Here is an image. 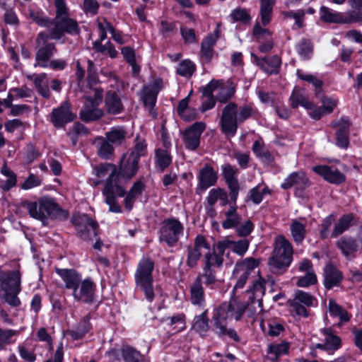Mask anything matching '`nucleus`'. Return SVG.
Instances as JSON below:
<instances>
[{
	"instance_id": "1",
	"label": "nucleus",
	"mask_w": 362,
	"mask_h": 362,
	"mask_svg": "<svg viewBox=\"0 0 362 362\" xmlns=\"http://www.w3.org/2000/svg\"><path fill=\"white\" fill-rule=\"evenodd\" d=\"M246 311L245 305L235 300L228 303H223L216 308L212 317L216 333L219 336H228L235 341H238L236 332L234 329H228L227 322L233 318L236 321L240 320Z\"/></svg>"
},
{
	"instance_id": "2",
	"label": "nucleus",
	"mask_w": 362,
	"mask_h": 362,
	"mask_svg": "<svg viewBox=\"0 0 362 362\" xmlns=\"http://www.w3.org/2000/svg\"><path fill=\"white\" fill-rule=\"evenodd\" d=\"M56 272L64 281L65 288L72 291L75 300L87 303L93 302L95 286L91 279L81 280V275L74 269H57Z\"/></svg>"
},
{
	"instance_id": "3",
	"label": "nucleus",
	"mask_w": 362,
	"mask_h": 362,
	"mask_svg": "<svg viewBox=\"0 0 362 362\" xmlns=\"http://www.w3.org/2000/svg\"><path fill=\"white\" fill-rule=\"evenodd\" d=\"M257 112L252 105L242 106L238 110L234 103H228L223 110L221 118L222 132L227 137L235 136L238 129V123H242Z\"/></svg>"
},
{
	"instance_id": "4",
	"label": "nucleus",
	"mask_w": 362,
	"mask_h": 362,
	"mask_svg": "<svg viewBox=\"0 0 362 362\" xmlns=\"http://www.w3.org/2000/svg\"><path fill=\"white\" fill-rule=\"evenodd\" d=\"M29 16L40 26L49 28L52 25H54L49 33L51 39L59 40L64 33L71 35L79 33V28L76 21L69 16L54 21L45 16L41 11L30 10Z\"/></svg>"
},
{
	"instance_id": "5",
	"label": "nucleus",
	"mask_w": 362,
	"mask_h": 362,
	"mask_svg": "<svg viewBox=\"0 0 362 362\" xmlns=\"http://www.w3.org/2000/svg\"><path fill=\"white\" fill-rule=\"evenodd\" d=\"M23 206L32 218L44 225L48 219L57 218L64 214L55 200L49 196H43L35 202L26 201Z\"/></svg>"
},
{
	"instance_id": "6",
	"label": "nucleus",
	"mask_w": 362,
	"mask_h": 362,
	"mask_svg": "<svg viewBox=\"0 0 362 362\" xmlns=\"http://www.w3.org/2000/svg\"><path fill=\"white\" fill-rule=\"evenodd\" d=\"M21 276L18 271L4 272L0 269V296L11 306H18V295L21 291Z\"/></svg>"
},
{
	"instance_id": "7",
	"label": "nucleus",
	"mask_w": 362,
	"mask_h": 362,
	"mask_svg": "<svg viewBox=\"0 0 362 362\" xmlns=\"http://www.w3.org/2000/svg\"><path fill=\"white\" fill-rule=\"evenodd\" d=\"M293 254L291 243L284 236H278L275 240L273 255L269 259L270 267L276 272L285 271L293 261Z\"/></svg>"
},
{
	"instance_id": "8",
	"label": "nucleus",
	"mask_w": 362,
	"mask_h": 362,
	"mask_svg": "<svg viewBox=\"0 0 362 362\" xmlns=\"http://www.w3.org/2000/svg\"><path fill=\"white\" fill-rule=\"evenodd\" d=\"M153 268V262L149 258L144 257L139 262L134 274L136 289L142 291L149 302L155 296L152 275Z\"/></svg>"
},
{
	"instance_id": "9",
	"label": "nucleus",
	"mask_w": 362,
	"mask_h": 362,
	"mask_svg": "<svg viewBox=\"0 0 362 362\" xmlns=\"http://www.w3.org/2000/svg\"><path fill=\"white\" fill-rule=\"evenodd\" d=\"M222 216V227L224 229L235 228L239 236H247L254 229V224L250 220L242 222V216L235 206H229L223 212Z\"/></svg>"
},
{
	"instance_id": "10",
	"label": "nucleus",
	"mask_w": 362,
	"mask_h": 362,
	"mask_svg": "<svg viewBox=\"0 0 362 362\" xmlns=\"http://www.w3.org/2000/svg\"><path fill=\"white\" fill-rule=\"evenodd\" d=\"M102 100V89L89 87L85 96L84 106L80 112L81 119L84 121H90L100 118L103 115V111L98 106Z\"/></svg>"
},
{
	"instance_id": "11",
	"label": "nucleus",
	"mask_w": 362,
	"mask_h": 362,
	"mask_svg": "<svg viewBox=\"0 0 362 362\" xmlns=\"http://www.w3.org/2000/svg\"><path fill=\"white\" fill-rule=\"evenodd\" d=\"M183 225L177 219L168 218L163 222L160 230V240L168 245H173L183 235Z\"/></svg>"
},
{
	"instance_id": "12",
	"label": "nucleus",
	"mask_w": 362,
	"mask_h": 362,
	"mask_svg": "<svg viewBox=\"0 0 362 362\" xmlns=\"http://www.w3.org/2000/svg\"><path fill=\"white\" fill-rule=\"evenodd\" d=\"M93 174L97 178V180L94 181L95 185H98L105 180L106 181L105 187H107L108 185H111L112 186L122 185L116 166L112 164L105 163L94 167Z\"/></svg>"
},
{
	"instance_id": "13",
	"label": "nucleus",
	"mask_w": 362,
	"mask_h": 362,
	"mask_svg": "<svg viewBox=\"0 0 362 362\" xmlns=\"http://www.w3.org/2000/svg\"><path fill=\"white\" fill-rule=\"evenodd\" d=\"M235 92V86L231 81L226 83L221 80H212L204 88V94L214 95L220 102H226Z\"/></svg>"
},
{
	"instance_id": "14",
	"label": "nucleus",
	"mask_w": 362,
	"mask_h": 362,
	"mask_svg": "<svg viewBox=\"0 0 362 362\" xmlns=\"http://www.w3.org/2000/svg\"><path fill=\"white\" fill-rule=\"evenodd\" d=\"M50 38V35L47 32H41L39 33L37 38V43L40 48L36 53V63L35 66H40L42 68H47L49 59L53 56L55 47L52 43H47L46 42Z\"/></svg>"
},
{
	"instance_id": "15",
	"label": "nucleus",
	"mask_w": 362,
	"mask_h": 362,
	"mask_svg": "<svg viewBox=\"0 0 362 362\" xmlns=\"http://www.w3.org/2000/svg\"><path fill=\"white\" fill-rule=\"evenodd\" d=\"M210 244L206 238L202 235L196 236L194 243L187 247V258L186 263L187 266L194 267L202 255H206L210 250Z\"/></svg>"
},
{
	"instance_id": "16",
	"label": "nucleus",
	"mask_w": 362,
	"mask_h": 362,
	"mask_svg": "<svg viewBox=\"0 0 362 362\" xmlns=\"http://www.w3.org/2000/svg\"><path fill=\"white\" fill-rule=\"evenodd\" d=\"M163 87V81L161 78H158L149 83L143 89L142 100L146 106L150 107V114L153 117H156V112L153 110L156 104L157 95Z\"/></svg>"
},
{
	"instance_id": "17",
	"label": "nucleus",
	"mask_w": 362,
	"mask_h": 362,
	"mask_svg": "<svg viewBox=\"0 0 362 362\" xmlns=\"http://www.w3.org/2000/svg\"><path fill=\"white\" fill-rule=\"evenodd\" d=\"M206 124L204 122H195L185 129L182 133V138L185 147L189 150H195L200 144V136Z\"/></svg>"
},
{
	"instance_id": "18",
	"label": "nucleus",
	"mask_w": 362,
	"mask_h": 362,
	"mask_svg": "<svg viewBox=\"0 0 362 362\" xmlns=\"http://www.w3.org/2000/svg\"><path fill=\"white\" fill-rule=\"evenodd\" d=\"M103 194L105 197V202L109 206V211L113 213H121V206L116 202L115 197H124L125 194V187L123 185L120 186L108 185L104 187Z\"/></svg>"
},
{
	"instance_id": "19",
	"label": "nucleus",
	"mask_w": 362,
	"mask_h": 362,
	"mask_svg": "<svg viewBox=\"0 0 362 362\" xmlns=\"http://www.w3.org/2000/svg\"><path fill=\"white\" fill-rule=\"evenodd\" d=\"M74 117L75 115L71 112L69 104L64 103L59 107L52 110L51 122L54 127L60 128L73 121Z\"/></svg>"
},
{
	"instance_id": "20",
	"label": "nucleus",
	"mask_w": 362,
	"mask_h": 362,
	"mask_svg": "<svg viewBox=\"0 0 362 362\" xmlns=\"http://www.w3.org/2000/svg\"><path fill=\"white\" fill-rule=\"evenodd\" d=\"M322 343L315 345V348L333 352L341 346L340 338L334 334L330 329H323L321 331Z\"/></svg>"
},
{
	"instance_id": "21",
	"label": "nucleus",
	"mask_w": 362,
	"mask_h": 362,
	"mask_svg": "<svg viewBox=\"0 0 362 362\" xmlns=\"http://www.w3.org/2000/svg\"><path fill=\"white\" fill-rule=\"evenodd\" d=\"M199 184L197 189L205 191L214 185L217 181V172L209 164H206L200 170L198 176Z\"/></svg>"
},
{
	"instance_id": "22",
	"label": "nucleus",
	"mask_w": 362,
	"mask_h": 362,
	"mask_svg": "<svg viewBox=\"0 0 362 362\" xmlns=\"http://www.w3.org/2000/svg\"><path fill=\"white\" fill-rule=\"evenodd\" d=\"M313 170L330 183L339 184L345 180L344 175L337 169L332 167L316 165L313 168Z\"/></svg>"
},
{
	"instance_id": "23",
	"label": "nucleus",
	"mask_w": 362,
	"mask_h": 362,
	"mask_svg": "<svg viewBox=\"0 0 362 362\" xmlns=\"http://www.w3.org/2000/svg\"><path fill=\"white\" fill-rule=\"evenodd\" d=\"M76 224L78 225V230L81 236L84 239L90 238L92 235L95 236L98 223L86 214H83L76 220Z\"/></svg>"
},
{
	"instance_id": "24",
	"label": "nucleus",
	"mask_w": 362,
	"mask_h": 362,
	"mask_svg": "<svg viewBox=\"0 0 362 362\" xmlns=\"http://www.w3.org/2000/svg\"><path fill=\"white\" fill-rule=\"evenodd\" d=\"M273 284L274 281L272 278L269 277L268 279H265L259 276V279L253 283L249 291V292L252 293L253 299L252 300L251 304L248 305V309H250V307H254L256 304L260 306V298L264 294L267 285L272 286Z\"/></svg>"
},
{
	"instance_id": "25",
	"label": "nucleus",
	"mask_w": 362,
	"mask_h": 362,
	"mask_svg": "<svg viewBox=\"0 0 362 362\" xmlns=\"http://www.w3.org/2000/svg\"><path fill=\"white\" fill-rule=\"evenodd\" d=\"M249 243L247 240L233 241L228 238L218 241L216 244V248L221 253H223L227 248L231 249L234 252L239 255H243L248 249Z\"/></svg>"
},
{
	"instance_id": "26",
	"label": "nucleus",
	"mask_w": 362,
	"mask_h": 362,
	"mask_svg": "<svg viewBox=\"0 0 362 362\" xmlns=\"http://www.w3.org/2000/svg\"><path fill=\"white\" fill-rule=\"evenodd\" d=\"M350 122L348 119L341 118L335 124L336 144L340 148H346L349 145V133Z\"/></svg>"
},
{
	"instance_id": "27",
	"label": "nucleus",
	"mask_w": 362,
	"mask_h": 362,
	"mask_svg": "<svg viewBox=\"0 0 362 362\" xmlns=\"http://www.w3.org/2000/svg\"><path fill=\"white\" fill-rule=\"evenodd\" d=\"M337 245L343 255L349 257L362 247V240L359 238L344 237L337 241Z\"/></svg>"
},
{
	"instance_id": "28",
	"label": "nucleus",
	"mask_w": 362,
	"mask_h": 362,
	"mask_svg": "<svg viewBox=\"0 0 362 362\" xmlns=\"http://www.w3.org/2000/svg\"><path fill=\"white\" fill-rule=\"evenodd\" d=\"M251 56L258 66L261 67L267 74H276L281 65V59L277 56H274L271 58H259L257 56L251 54Z\"/></svg>"
},
{
	"instance_id": "29",
	"label": "nucleus",
	"mask_w": 362,
	"mask_h": 362,
	"mask_svg": "<svg viewBox=\"0 0 362 362\" xmlns=\"http://www.w3.org/2000/svg\"><path fill=\"white\" fill-rule=\"evenodd\" d=\"M105 105L107 112L110 114L116 115L122 112L123 105L117 90H112L106 93Z\"/></svg>"
},
{
	"instance_id": "30",
	"label": "nucleus",
	"mask_w": 362,
	"mask_h": 362,
	"mask_svg": "<svg viewBox=\"0 0 362 362\" xmlns=\"http://www.w3.org/2000/svg\"><path fill=\"white\" fill-rule=\"evenodd\" d=\"M98 28L99 30L100 39L101 41L104 40L107 37V33L109 32L112 35V37L115 42L119 45L125 43L124 37L122 35V34L119 32L115 31L110 23L105 19H98Z\"/></svg>"
},
{
	"instance_id": "31",
	"label": "nucleus",
	"mask_w": 362,
	"mask_h": 362,
	"mask_svg": "<svg viewBox=\"0 0 362 362\" xmlns=\"http://www.w3.org/2000/svg\"><path fill=\"white\" fill-rule=\"evenodd\" d=\"M189 291V300L192 304L199 307L204 306L205 303V294L200 276H197L195 281L190 285Z\"/></svg>"
},
{
	"instance_id": "32",
	"label": "nucleus",
	"mask_w": 362,
	"mask_h": 362,
	"mask_svg": "<svg viewBox=\"0 0 362 362\" xmlns=\"http://www.w3.org/2000/svg\"><path fill=\"white\" fill-rule=\"evenodd\" d=\"M219 28L217 26L214 32L209 34L202 43L201 52L206 60L211 59L213 57V47L219 37Z\"/></svg>"
},
{
	"instance_id": "33",
	"label": "nucleus",
	"mask_w": 362,
	"mask_h": 362,
	"mask_svg": "<svg viewBox=\"0 0 362 362\" xmlns=\"http://www.w3.org/2000/svg\"><path fill=\"white\" fill-rule=\"evenodd\" d=\"M308 184V179L303 171L293 172L291 173L281 183V188L286 189L296 185L298 187L305 186Z\"/></svg>"
},
{
	"instance_id": "34",
	"label": "nucleus",
	"mask_w": 362,
	"mask_h": 362,
	"mask_svg": "<svg viewBox=\"0 0 362 362\" xmlns=\"http://www.w3.org/2000/svg\"><path fill=\"white\" fill-rule=\"evenodd\" d=\"M138 170V162L136 160L127 156L125 154L120 163V171L122 176L127 180L134 176Z\"/></svg>"
},
{
	"instance_id": "35",
	"label": "nucleus",
	"mask_w": 362,
	"mask_h": 362,
	"mask_svg": "<svg viewBox=\"0 0 362 362\" xmlns=\"http://www.w3.org/2000/svg\"><path fill=\"white\" fill-rule=\"evenodd\" d=\"M325 286L327 288L329 289L338 284L341 280V274L334 266L327 264L325 267Z\"/></svg>"
},
{
	"instance_id": "36",
	"label": "nucleus",
	"mask_w": 362,
	"mask_h": 362,
	"mask_svg": "<svg viewBox=\"0 0 362 362\" xmlns=\"http://www.w3.org/2000/svg\"><path fill=\"white\" fill-rule=\"evenodd\" d=\"M276 0H260V22L263 26H267L272 18L273 6Z\"/></svg>"
},
{
	"instance_id": "37",
	"label": "nucleus",
	"mask_w": 362,
	"mask_h": 362,
	"mask_svg": "<svg viewBox=\"0 0 362 362\" xmlns=\"http://www.w3.org/2000/svg\"><path fill=\"white\" fill-rule=\"evenodd\" d=\"M320 19L329 23H342L343 13L334 11L327 6H322L320 8Z\"/></svg>"
},
{
	"instance_id": "38",
	"label": "nucleus",
	"mask_w": 362,
	"mask_h": 362,
	"mask_svg": "<svg viewBox=\"0 0 362 362\" xmlns=\"http://www.w3.org/2000/svg\"><path fill=\"white\" fill-rule=\"evenodd\" d=\"M28 78L33 81L35 88L40 95L44 98H49V90L47 75L45 74L29 75L28 76Z\"/></svg>"
},
{
	"instance_id": "39",
	"label": "nucleus",
	"mask_w": 362,
	"mask_h": 362,
	"mask_svg": "<svg viewBox=\"0 0 362 362\" xmlns=\"http://www.w3.org/2000/svg\"><path fill=\"white\" fill-rule=\"evenodd\" d=\"M289 349V344L281 342L272 344L268 347L267 357L272 361H276L281 356L287 354Z\"/></svg>"
},
{
	"instance_id": "40",
	"label": "nucleus",
	"mask_w": 362,
	"mask_h": 362,
	"mask_svg": "<svg viewBox=\"0 0 362 362\" xmlns=\"http://www.w3.org/2000/svg\"><path fill=\"white\" fill-rule=\"evenodd\" d=\"M1 173L5 177V180H0V187L3 190L8 191L16 185V175L6 165L1 167Z\"/></svg>"
},
{
	"instance_id": "41",
	"label": "nucleus",
	"mask_w": 362,
	"mask_h": 362,
	"mask_svg": "<svg viewBox=\"0 0 362 362\" xmlns=\"http://www.w3.org/2000/svg\"><path fill=\"white\" fill-rule=\"evenodd\" d=\"M259 325L264 333L272 337L278 336L284 330V326L276 320L261 319Z\"/></svg>"
},
{
	"instance_id": "42",
	"label": "nucleus",
	"mask_w": 362,
	"mask_h": 362,
	"mask_svg": "<svg viewBox=\"0 0 362 362\" xmlns=\"http://www.w3.org/2000/svg\"><path fill=\"white\" fill-rule=\"evenodd\" d=\"M191 93L178 104L177 112L179 115L186 121H190L196 117V111L188 107Z\"/></svg>"
},
{
	"instance_id": "43",
	"label": "nucleus",
	"mask_w": 362,
	"mask_h": 362,
	"mask_svg": "<svg viewBox=\"0 0 362 362\" xmlns=\"http://www.w3.org/2000/svg\"><path fill=\"white\" fill-rule=\"evenodd\" d=\"M305 223L298 220L293 221L291 225V233L293 240L298 243H301L305 239L306 234Z\"/></svg>"
},
{
	"instance_id": "44",
	"label": "nucleus",
	"mask_w": 362,
	"mask_h": 362,
	"mask_svg": "<svg viewBox=\"0 0 362 362\" xmlns=\"http://www.w3.org/2000/svg\"><path fill=\"white\" fill-rule=\"evenodd\" d=\"M218 201L225 206L228 202V197L226 192L221 188H214L209 192L207 202L210 206H214Z\"/></svg>"
},
{
	"instance_id": "45",
	"label": "nucleus",
	"mask_w": 362,
	"mask_h": 362,
	"mask_svg": "<svg viewBox=\"0 0 362 362\" xmlns=\"http://www.w3.org/2000/svg\"><path fill=\"white\" fill-rule=\"evenodd\" d=\"M329 313L332 317H338L341 322H346L349 320V313L339 305L333 299L329 300Z\"/></svg>"
},
{
	"instance_id": "46",
	"label": "nucleus",
	"mask_w": 362,
	"mask_h": 362,
	"mask_svg": "<svg viewBox=\"0 0 362 362\" xmlns=\"http://www.w3.org/2000/svg\"><path fill=\"white\" fill-rule=\"evenodd\" d=\"M201 282L203 281L205 286L214 289L221 285V281L216 279V272L213 269L204 268L203 274L199 276Z\"/></svg>"
},
{
	"instance_id": "47",
	"label": "nucleus",
	"mask_w": 362,
	"mask_h": 362,
	"mask_svg": "<svg viewBox=\"0 0 362 362\" xmlns=\"http://www.w3.org/2000/svg\"><path fill=\"white\" fill-rule=\"evenodd\" d=\"M216 250H218L216 249ZM211 252V249L207 252L204 257L205 269H212L213 267H221L223 264V254L218 251Z\"/></svg>"
},
{
	"instance_id": "48",
	"label": "nucleus",
	"mask_w": 362,
	"mask_h": 362,
	"mask_svg": "<svg viewBox=\"0 0 362 362\" xmlns=\"http://www.w3.org/2000/svg\"><path fill=\"white\" fill-rule=\"evenodd\" d=\"M291 105L293 107H297L298 105L303 107L306 110H311L313 103L310 102L305 97H304L299 90L295 89L292 93L291 98Z\"/></svg>"
},
{
	"instance_id": "49",
	"label": "nucleus",
	"mask_w": 362,
	"mask_h": 362,
	"mask_svg": "<svg viewBox=\"0 0 362 362\" xmlns=\"http://www.w3.org/2000/svg\"><path fill=\"white\" fill-rule=\"evenodd\" d=\"M121 53L126 62L132 66V71L134 76L140 71V67L136 63V56L134 49L130 47H124L121 49Z\"/></svg>"
},
{
	"instance_id": "50",
	"label": "nucleus",
	"mask_w": 362,
	"mask_h": 362,
	"mask_svg": "<svg viewBox=\"0 0 362 362\" xmlns=\"http://www.w3.org/2000/svg\"><path fill=\"white\" fill-rule=\"evenodd\" d=\"M249 276L245 272L235 267L231 276V281L235 282L233 291L243 288Z\"/></svg>"
},
{
	"instance_id": "51",
	"label": "nucleus",
	"mask_w": 362,
	"mask_h": 362,
	"mask_svg": "<svg viewBox=\"0 0 362 362\" xmlns=\"http://www.w3.org/2000/svg\"><path fill=\"white\" fill-rule=\"evenodd\" d=\"M193 329L201 335H204L209 329V321L206 310L194 319Z\"/></svg>"
},
{
	"instance_id": "52",
	"label": "nucleus",
	"mask_w": 362,
	"mask_h": 362,
	"mask_svg": "<svg viewBox=\"0 0 362 362\" xmlns=\"http://www.w3.org/2000/svg\"><path fill=\"white\" fill-rule=\"evenodd\" d=\"M107 141L115 144H119L125 139L126 132L123 127H115L105 134Z\"/></svg>"
},
{
	"instance_id": "53",
	"label": "nucleus",
	"mask_w": 362,
	"mask_h": 362,
	"mask_svg": "<svg viewBox=\"0 0 362 362\" xmlns=\"http://www.w3.org/2000/svg\"><path fill=\"white\" fill-rule=\"evenodd\" d=\"M296 74L300 79L310 83L315 86L316 95L320 94L322 85V81L320 79L317 78L314 75L304 72L301 69H298Z\"/></svg>"
},
{
	"instance_id": "54",
	"label": "nucleus",
	"mask_w": 362,
	"mask_h": 362,
	"mask_svg": "<svg viewBox=\"0 0 362 362\" xmlns=\"http://www.w3.org/2000/svg\"><path fill=\"white\" fill-rule=\"evenodd\" d=\"M171 162V157L166 149H158L156 151V164L161 171L164 170Z\"/></svg>"
},
{
	"instance_id": "55",
	"label": "nucleus",
	"mask_w": 362,
	"mask_h": 362,
	"mask_svg": "<svg viewBox=\"0 0 362 362\" xmlns=\"http://www.w3.org/2000/svg\"><path fill=\"white\" fill-rule=\"evenodd\" d=\"M165 321L168 325L172 327L171 331L174 333L182 332L186 327L185 316L182 314H177L175 316L168 317Z\"/></svg>"
},
{
	"instance_id": "56",
	"label": "nucleus",
	"mask_w": 362,
	"mask_h": 362,
	"mask_svg": "<svg viewBox=\"0 0 362 362\" xmlns=\"http://www.w3.org/2000/svg\"><path fill=\"white\" fill-rule=\"evenodd\" d=\"M351 221L352 216L351 215H345L339 218L334 226V230L331 233V237L336 238L343 233L348 229Z\"/></svg>"
},
{
	"instance_id": "57",
	"label": "nucleus",
	"mask_w": 362,
	"mask_h": 362,
	"mask_svg": "<svg viewBox=\"0 0 362 362\" xmlns=\"http://www.w3.org/2000/svg\"><path fill=\"white\" fill-rule=\"evenodd\" d=\"M223 174L228 187H235V185H239L236 177V170L228 164L222 166Z\"/></svg>"
},
{
	"instance_id": "58",
	"label": "nucleus",
	"mask_w": 362,
	"mask_h": 362,
	"mask_svg": "<svg viewBox=\"0 0 362 362\" xmlns=\"http://www.w3.org/2000/svg\"><path fill=\"white\" fill-rule=\"evenodd\" d=\"M195 71V64L190 60L185 59L178 64L177 73L184 77H190Z\"/></svg>"
},
{
	"instance_id": "59",
	"label": "nucleus",
	"mask_w": 362,
	"mask_h": 362,
	"mask_svg": "<svg viewBox=\"0 0 362 362\" xmlns=\"http://www.w3.org/2000/svg\"><path fill=\"white\" fill-rule=\"evenodd\" d=\"M283 16L286 18H292L295 20V25L297 28H300L303 26V21L304 16L305 15V12L303 9H299L296 11H284L282 13Z\"/></svg>"
},
{
	"instance_id": "60",
	"label": "nucleus",
	"mask_w": 362,
	"mask_h": 362,
	"mask_svg": "<svg viewBox=\"0 0 362 362\" xmlns=\"http://www.w3.org/2000/svg\"><path fill=\"white\" fill-rule=\"evenodd\" d=\"M272 33L267 28H262L259 22H257L253 28V35L257 40H269L271 38Z\"/></svg>"
},
{
	"instance_id": "61",
	"label": "nucleus",
	"mask_w": 362,
	"mask_h": 362,
	"mask_svg": "<svg viewBox=\"0 0 362 362\" xmlns=\"http://www.w3.org/2000/svg\"><path fill=\"white\" fill-rule=\"evenodd\" d=\"M315 300V298L308 293L298 290L295 293L293 301L303 303L305 306H312Z\"/></svg>"
},
{
	"instance_id": "62",
	"label": "nucleus",
	"mask_w": 362,
	"mask_h": 362,
	"mask_svg": "<svg viewBox=\"0 0 362 362\" xmlns=\"http://www.w3.org/2000/svg\"><path fill=\"white\" fill-rule=\"evenodd\" d=\"M146 150V144L145 141L137 140L133 151L130 154H127V156L139 162V158L145 155Z\"/></svg>"
},
{
	"instance_id": "63",
	"label": "nucleus",
	"mask_w": 362,
	"mask_h": 362,
	"mask_svg": "<svg viewBox=\"0 0 362 362\" xmlns=\"http://www.w3.org/2000/svg\"><path fill=\"white\" fill-rule=\"evenodd\" d=\"M317 282V276L314 272H309L305 275L299 276L296 282L298 287H308Z\"/></svg>"
},
{
	"instance_id": "64",
	"label": "nucleus",
	"mask_w": 362,
	"mask_h": 362,
	"mask_svg": "<svg viewBox=\"0 0 362 362\" xmlns=\"http://www.w3.org/2000/svg\"><path fill=\"white\" fill-rule=\"evenodd\" d=\"M259 265V262L252 258H247L241 262L237 263L235 267L245 272L249 275L250 272Z\"/></svg>"
}]
</instances>
